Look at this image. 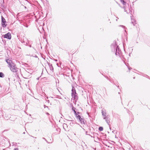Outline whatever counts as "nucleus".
<instances>
[{
    "label": "nucleus",
    "mask_w": 150,
    "mask_h": 150,
    "mask_svg": "<svg viewBox=\"0 0 150 150\" xmlns=\"http://www.w3.org/2000/svg\"><path fill=\"white\" fill-rule=\"evenodd\" d=\"M26 27H28V26H26Z\"/></svg>",
    "instance_id": "obj_29"
},
{
    "label": "nucleus",
    "mask_w": 150,
    "mask_h": 150,
    "mask_svg": "<svg viewBox=\"0 0 150 150\" xmlns=\"http://www.w3.org/2000/svg\"><path fill=\"white\" fill-rule=\"evenodd\" d=\"M79 113V112H77L76 111L75 112H74V114L76 116V118H77V116H78V114Z\"/></svg>",
    "instance_id": "obj_18"
},
{
    "label": "nucleus",
    "mask_w": 150,
    "mask_h": 150,
    "mask_svg": "<svg viewBox=\"0 0 150 150\" xmlns=\"http://www.w3.org/2000/svg\"><path fill=\"white\" fill-rule=\"evenodd\" d=\"M119 26H120V27H121L123 28H124V30L125 31V32H126V30H125L126 28H125V26H123V25H120Z\"/></svg>",
    "instance_id": "obj_15"
},
{
    "label": "nucleus",
    "mask_w": 150,
    "mask_h": 150,
    "mask_svg": "<svg viewBox=\"0 0 150 150\" xmlns=\"http://www.w3.org/2000/svg\"><path fill=\"white\" fill-rule=\"evenodd\" d=\"M34 57H38L36 55H35V56Z\"/></svg>",
    "instance_id": "obj_25"
},
{
    "label": "nucleus",
    "mask_w": 150,
    "mask_h": 150,
    "mask_svg": "<svg viewBox=\"0 0 150 150\" xmlns=\"http://www.w3.org/2000/svg\"><path fill=\"white\" fill-rule=\"evenodd\" d=\"M123 8L124 9V10L125 12H126L127 13H130L131 14L132 11H130V9L129 8H126L124 6L123 7Z\"/></svg>",
    "instance_id": "obj_9"
},
{
    "label": "nucleus",
    "mask_w": 150,
    "mask_h": 150,
    "mask_svg": "<svg viewBox=\"0 0 150 150\" xmlns=\"http://www.w3.org/2000/svg\"><path fill=\"white\" fill-rule=\"evenodd\" d=\"M107 78H108V80H109V81H110V82H112V81H111V80L110 79H109L107 77Z\"/></svg>",
    "instance_id": "obj_22"
},
{
    "label": "nucleus",
    "mask_w": 150,
    "mask_h": 150,
    "mask_svg": "<svg viewBox=\"0 0 150 150\" xmlns=\"http://www.w3.org/2000/svg\"><path fill=\"white\" fill-rule=\"evenodd\" d=\"M98 129L99 131H102L103 130V128L102 127H99Z\"/></svg>",
    "instance_id": "obj_16"
},
{
    "label": "nucleus",
    "mask_w": 150,
    "mask_h": 150,
    "mask_svg": "<svg viewBox=\"0 0 150 150\" xmlns=\"http://www.w3.org/2000/svg\"><path fill=\"white\" fill-rule=\"evenodd\" d=\"M4 38L8 39H11V35L10 33H8L4 35Z\"/></svg>",
    "instance_id": "obj_8"
},
{
    "label": "nucleus",
    "mask_w": 150,
    "mask_h": 150,
    "mask_svg": "<svg viewBox=\"0 0 150 150\" xmlns=\"http://www.w3.org/2000/svg\"><path fill=\"white\" fill-rule=\"evenodd\" d=\"M117 19H116V21H117Z\"/></svg>",
    "instance_id": "obj_28"
},
{
    "label": "nucleus",
    "mask_w": 150,
    "mask_h": 150,
    "mask_svg": "<svg viewBox=\"0 0 150 150\" xmlns=\"http://www.w3.org/2000/svg\"><path fill=\"white\" fill-rule=\"evenodd\" d=\"M42 139H43L44 140H45L49 144V143H51V142H48L47 141V140L44 138V137H43L42 138Z\"/></svg>",
    "instance_id": "obj_17"
},
{
    "label": "nucleus",
    "mask_w": 150,
    "mask_h": 150,
    "mask_svg": "<svg viewBox=\"0 0 150 150\" xmlns=\"http://www.w3.org/2000/svg\"><path fill=\"white\" fill-rule=\"evenodd\" d=\"M103 119L105 120V121L108 125H110L109 123H110V118L109 115L103 117Z\"/></svg>",
    "instance_id": "obj_4"
},
{
    "label": "nucleus",
    "mask_w": 150,
    "mask_h": 150,
    "mask_svg": "<svg viewBox=\"0 0 150 150\" xmlns=\"http://www.w3.org/2000/svg\"><path fill=\"white\" fill-rule=\"evenodd\" d=\"M76 118L79 120L81 122L82 124H85L84 119H83V118H81L79 115H78V116H77V118Z\"/></svg>",
    "instance_id": "obj_6"
},
{
    "label": "nucleus",
    "mask_w": 150,
    "mask_h": 150,
    "mask_svg": "<svg viewBox=\"0 0 150 150\" xmlns=\"http://www.w3.org/2000/svg\"><path fill=\"white\" fill-rule=\"evenodd\" d=\"M4 77V74L2 72H0V77L3 78Z\"/></svg>",
    "instance_id": "obj_13"
},
{
    "label": "nucleus",
    "mask_w": 150,
    "mask_h": 150,
    "mask_svg": "<svg viewBox=\"0 0 150 150\" xmlns=\"http://www.w3.org/2000/svg\"><path fill=\"white\" fill-rule=\"evenodd\" d=\"M25 132H24L23 133V134H25Z\"/></svg>",
    "instance_id": "obj_27"
},
{
    "label": "nucleus",
    "mask_w": 150,
    "mask_h": 150,
    "mask_svg": "<svg viewBox=\"0 0 150 150\" xmlns=\"http://www.w3.org/2000/svg\"><path fill=\"white\" fill-rule=\"evenodd\" d=\"M6 62L8 65V67L12 72H16L18 71V68L12 61L9 59H6Z\"/></svg>",
    "instance_id": "obj_1"
},
{
    "label": "nucleus",
    "mask_w": 150,
    "mask_h": 150,
    "mask_svg": "<svg viewBox=\"0 0 150 150\" xmlns=\"http://www.w3.org/2000/svg\"><path fill=\"white\" fill-rule=\"evenodd\" d=\"M67 126V124H66L64 123V124H63V128H64V129H65H65L64 128V127H66Z\"/></svg>",
    "instance_id": "obj_19"
},
{
    "label": "nucleus",
    "mask_w": 150,
    "mask_h": 150,
    "mask_svg": "<svg viewBox=\"0 0 150 150\" xmlns=\"http://www.w3.org/2000/svg\"><path fill=\"white\" fill-rule=\"evenodd\" d=\"M72 109L74 111V110H75V108L74 107H73V108H72Z\"/></svg>",
    "instance_id": "obj_21"
},
{
    "label": "nucleus",
    "mask_w": 150,
    "mask_h": 150,
    "mask_svg": "<svg viewBox=\"0 0 150 150\" xmlns=\"http://www.w3.org/2000/svg\"><path fill=\"white\" fill-rule=\"evenodd\" d=\"M14 150H18V149L17 148H16L14 149Z\"/></svg>",
    "instance_id": "obj_20"
},
{
    "label": "nucleus",
    "mask_w": 150,
    "mask_h": 150,
    "mask_svg": "<svg viewBox=\"0 0 150 150\" xmlns=\"http://www.w3.org/2000/svg\"><path fill=\"white\" fill-rule=\"evenodd\" d=\"M71 91V96L72 98H74V99H76L77 93H76L75 88L74 87H73Z\"/></svg>",
    "instance_id": "obj_3"
},
{
    "label": "nucleus",
    "mask_w": 150,
    "mask_h": 150,
    "mask_svg": "<svg viewBox=\"0 0 150 150\" xmlns=\"http://www.w3.org/2000/svg\"><path fill=\"white\" fill-rule=\"evenodd\" d=\"M50 69V70L52 71L53 70V67L52 64H50L49 65Z\"/></svg>",
    "instance_id": "obj_12"
},
{
    "label": "nucleus",
    "mask_w": 150,
    "mask_h": 150,
    "mask_svg": "<svg viewBox=\"0 0 150 150\" xmlns=\"http://www.w3.org/2000/svg\"><path fill=\"white\" fill-rule=\"evenodd\" d=\"M37 79H39V78H37Z\"/></svg>",
    "instance_id": "obj_30"
},
{
    "label": "nucleus",
    "mask_w": 150,
    "mask_h": 150,
    "mask_svg": "<svg viewBox=\"0 0 150 150\" xmlns=\"http://www.w3.org/2000/svg\"><path fill=\"white\" fill-rule=\"evenodd\" d=\"M29 47H31V45H29Z\"/></svg>",
    "instance_id": "obj_24"
},
{
    "label": "nucleus",
    "mask_w": 150,
    "mask_h": 150,
    "mask_svg": "<svg viewBox=\"0 0 150 150\" xmlns=\"http://www.w3.org/2000/svg\"><path fill=\"white\" fill-rule=\"evenodd\" d=\"M74 111V112H76V111L75 110H74V111Z\"/></svg>",
    "instance_id": "obj_26"
},
{
    "label": "nucleus",
    "mask_w": 150,
    "mask_h": 150,
    "mask_svg": "<svg viewBox=\"0 0 150 150\" xmlns=\"http://www.w3.org/2000/svg\"><path fill=\"white\" fill-rule=\"evenodd\" d=\"M6 21L5 18L1 16V24L3 27H5L6 25L5 24Z\"/></svg>",
    "instance_id": "obj_5"
},
{
    "label": "nucleus",
    "mask_w": 150,
    "mask_h": 150,
    "mask_svg": "<svg viewBox=\"0 0 150 150\" xmlns=\"http://www.w3.org/2000/svg\"><path fill=\"white\" fill-rule=\"evenodd\" d=\"M131 69V68H130V67H129L128 69L129 70H130V69Z\"/></svg>",
    "instance_id": "obj_23"
},
{
    "label": "nucleus",
    "mask_w": 150,
    "mask_h": 150,
    "mask_svg": "<svg viewBox=\"0 0 150 150\" xmlns=\"http://www.w3.org/2000/svg\"><path fill=\"white\" fill-rule=\"evenodd\" d=\"M23 42L24 43V45H26L29 43V41L28 39L25 38V39H23Z\"/></svg>",
    "instance_id": "obj_10"
},
{
    "label": "nucleus",
    "mask_w": 150,
    "mask_h": 150,
    "mask_svg": "<svg viewBox=\"0 0 150 150\" xmlns=\"http://www.w3.org/2000/svg\"><path fill=\"white\" fill-rule=\"evenodd\" d=\"M111 47L112 51H115V54L120 57L122 55V54L119 48L117 46L115 42L113 43L111 45Z\"/></svg>",
    "instance_id": "obj_2"
},
{
    "label": "nucleus",
    "mask_w": 150,
    "mask_h": 150,
    "mask_svg": "<svg viewBox=\"0 0 150 150\" xmlns=\"http://www.w3.org/2000/svg\"><path fill=\"white\" fill-rule=\"evenodd\" d=\"M131 18L132 22L131 23L133 25H135V24L137 23H136V21L134 19H133L132 18V16H131Z\"/></svg>",
    "instance_id": "obj_11"
},
{
    "label": "nucleus",
    "mask_w": 150,
    "mask_h": 150,
    "mask_svg": "<svg viewBox=\"0 0 150 150\" xmlns=\"http://www.w3.org/2000/svg\"><path fill=\"white\" fill-rule=\"evenodd\" d=\"M120 1L124 5H125L126 4V2L125 1L123 0H120Z\"/></svg>",
    "instance_id": "obj_14"
},
{
    "label": "nucleus",
    "mask_w": 150,
    "mask_h": 150,
    "mask_svg": "<svg viewBox=\"0 0 150 150\" xmlns=\"http://www.w3.org/2000/svg\"><path fill=\"white\" fill-rule=\"evenodd\" d=\"M101 113L102 114V116L103 117V118L106 117L107 116H108V115H107V112L105 110H102Z\"/></svg>",
    "instance_id": "obj_7"
}]
</instances>
